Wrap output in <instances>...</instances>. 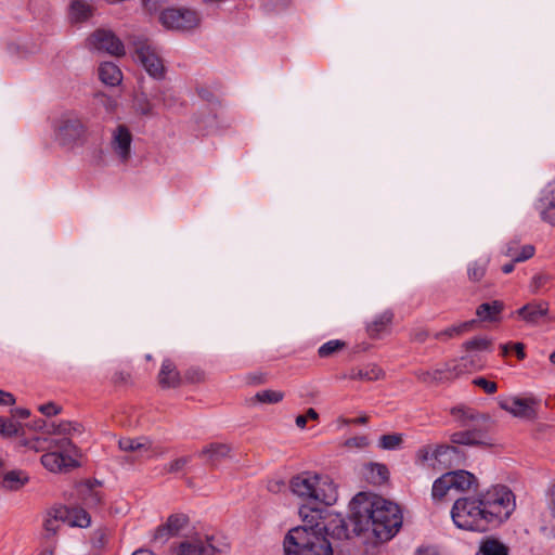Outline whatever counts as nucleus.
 Instances as JSON below:
<instances>
[{"label": "nucleus", "instance_id": "obj_46", "mask_svg": "<svg viewBox=\"0 0 555 555\" xmlns=\"http://www.w3.org/2000/svg\"><path fill=\"white\" fill-rule=\"evenodd\" d=\"M74 448L70 439L63 438V439H51L49 441V449L50 451H59L64 454V452L69 451V449Z\"/></svg>", "mask_w": 555, "mask_h": 555}, {"label": "nucleus", "instance_id": "obj_39", "mask_svg": "<svg viewBox=\"0 0 555 555\" xmlns=\"http://www.w3.org/2000/svg\"><path fill=\"white\" fill-rule=\"evenodd\" d=\"M449 477L443 474L441 477L435 480L431 489V495L434 500H442L449 491L452 490L450 486Z\"/></svg>", "mask_w": 555, "mask_h": 555}, {"label": "nucleus", "instance_id": "obj_59", "mask_svg": "<svg viewBox=\"0 0 555 555\" xmlns=\"http://www.w3.org/2000/svg\"><path fill=\"white\" fill-rule=\"evenodd\" d=\"M348 443L350 446H356V447H365V446H367L369 442L365 437H357V438L350 439L348 441Z\"/></svg>", "mask_w": 555, "mask_h": 555}, {"label": "nucleus", "instance_id": "obj_24", "mask_svg": "<svg viewBox=\"0 0 555 555\" xmlns=\"http://www.w3.org/2000/svg\"><path fill=\"white\" fill-rule=\"evenodd\" d=\"M502 310L503 302L494 300L479 305L476 310V314L479 318V321L495 322L499 320Z\"/></svg>", "mask_w": 555, "mask_h": 555}, {"label": "nucleus", "instance_id": "obj_26", "mask_svg": "<svg viewBox=\"0 0 555 555\" xmlns=\"http://www.w3.org/2000/svg\"><path fill=\"white\" fill-rule=\"evenodd\" d=\"M415 463L421 466L428 465L433 468H439L437 446H424L420 448L415 454Z\"/></svg>", "mask_w": 555, "mask_h": 555}, {"label": "nucleus", "instance_id": "obj_47", "mask_svg": "<svg viewBox=\"0 0 555 555\" xmlns=\"http://www.w3.org/2000/svg\"><path fill=\"white\" fill-rule=\"evenodd\" d=\"M486 273V264L479 262H473L468 267V278L473 282L480 281Z\"/></svg>", "mask_w": 555, "mask_h": 555}, {"label": "nucleus", "instance_id": "obj_42", "mask_svg": "<svg viewBox=\"0 0 555 555\" xmlns=\"http://www.w3.org/2000/svg\"><path fill=\"white\" fill-rule=\"evenodd\" d=\"M60 519L57 518H54L53 515L50 514V511H48L47 513V517L43 521V528H44V534H43V539L49 541L51 538H53L60 527L59 525H56V521H59Z\"/></svg>", "mask_w": 555, "mask_h": 555}, {"label": "nucleus", "instance_id": "obj_60", "mask_svg": "<svg viewBox=\"0 0 555 555\" xmlns=\"http://www.w3.org/2000/svg\"><path fill=\"white\" fill-rule=\"evenodd\" d=\"M12 413L14 416L20 418H27L30 415V411L28 409L18 408L15 410H12Z\"/></svg>", "mask_w": 555, "mask_h": 555}, {"label": "nucleus", "instance_id": "obj_55", "mask_svg": "<svg viewBox=\"0 0 555 555\" xmlns=\"http://www.w3.org/2000/svg\"><path fill=\"white\" fill-rule=\"evenodd\" d=\"M185 378L191 383H199L204 378V373L198 369H190L185 373Z\"/></svg>", "mask_w": 555, "mask_h": 555}, {"label": "nucleus", "instance_id": "obj_14", "mask_svg": "<svg viewBox=\"0 0 555 555\" xmlns=\"http://www.w3.org/2000/svg\"><path fill=\"white\" fill-rule=\"evenodd\" d=\"M488 429L468 428L463 431H456L451 435L450 441L457 446H481L491 447L492 442L487 436Z\"/></svg>", "mask_w": 555, "mask_h": 555}, {"label": "nucleus", "instance_id": "obj_25", "mask_svg": "<svg viewBox=\"0 0 555 555\" xmlns=\"http://www.w3.org/2000/svg\"><path fill=\"white\" fill-rule=\"evenodd\" d=\"M99 77L105 85L117 86L122 79L118 66L112 62H104L99 67Z\"/></svg>", "mask_w": 555, "mask_h": 555}, {"label": "nucleus", "instance_id": "obj_4", "mask_svg": "<svg viewBox=\"0 0 555 555\" xmlns=\"http://www.w3.org/2000/svg\"><path fill=\"white\" fill-rule=\"evenodd\" d=\"M338 525L333 529L327 524L319 520V526H310L304 522V526H298L288 531L284 539V553L285 555H333V550L328 540L322 534H333L347 537V525L338 518Z\"/></svg>", "mask_w": 555, "mask_h": 555}, {"label": "nucleus", "instance_id": "obj_34", "mask_svg": "<svg viewBox=\"0 0 555 555\" xmlns=\"http://www.w3.org/2000/svg\"><path fill=\"white\" fill-rule=\"evenodd\" d=\"M416 377L423 383H438L442 379L450 378V372L447 371V364L443 369H435L433 371H417Z\"/></svg>", "mask_w": 555, "mask_h": 555}, {"label": "nucleus", "instance_id": "obj_54", "mask_svg": "<svg viewBox=\"0 0 555 555\" xmlns=\"http://www.w3.org/2000/svg\"><path fill=\"white\" fill-rule=\"evenodd\" d=\"M165 2L166 0H142L144 9L150 13L158 11Z\"/></svg>", "mask_w": 555, "mask_h": 555}, {"label": "nucleus", "instance_id": "obj_22", "mask_svg": "<svg viewBox=\"0 0 555 555\" xmlns=\"http://www.w3.org/2000/svg\"><path fill=\"white\" fill-rule=\"evenodd\" d=\"M232 448L227 443L212 442L203 448L199 456L207 457V462L215 464L216 462L230 456Z\"/></svg>", "mask_w": 555, "mask_h": 555}, {"label": "nucleus", "instance_id": "obj_3", "mask_svg": "<svg viewBox=\"0 0 555 555\" xmlns=\"http://www.w3.org/2000/svg\"><path fill=\"white\" fill-rule=\"evenodd\" d=\"M289 488L294 495L305 503L299 507V516L304 522L319 526L322 519V505H332L337 500L336 486L327 477L304 472L294 476L289 481Z\"/></svg>", "mask_w": 555, "mask_h": 555}, {"label": "nucleus", "instance_id": "obj_56", "mask_svg": "<svg viewBox=\"0 0 555 555\" xmlns=\"http://www.w3.org/2000/svg\"><path fill=\"white\" fill-rule=\"evenodd\" d=\"M15 398L12 393L0 390V404L1 405H13Z\"/></svg>", "mask_w": 555, "mask_h": 555}, {"label": "nucleus", "instance_id": "obj_64", "mask_svg": "<svg viewBox=\"0 0 555 555\" xmlns=\"http://www.w3.org/2000/svg\"><path fill=\"white\" fill-rule=\"evenodd\" d=\"M132 555H155V554L150 550L140 548V550H137L135 552H133Z\"/></svg>", "mask_w": 555, "mask_h": 555}, {"label": "nucleus", "instance_id": "obj_8", "mask_svg": "<svg viewBox=\"0 0 555 555\" xmlns=\"http://www.w3.org/2000/svg\"><path fill=\"white\" fill-rule=\"evenodd\" d=\"M539 400L533 396H507L500 397L499 405L502 410L511 413L515 417L532 420L535 417V408Z\"/></svg>", "mask_w": 555, "mask_h": 555}, {"label": "nucleus", "instance_id": "obj_61", "mask_svg": "<svg viewBox=\"0 0 555 555\" xmlns=\"http://www.w3.org/2000/svg\"><path fill=\"white\" fill-rule=\"evenodd\" d=\"M417 555H439L438 551L434 547L420 548Z\"/></svg>", "mask_w": 555, "mask_h": 555}, {"label": "nucleus", "instance_id": "obj_57", "mask_svg": "<svg viewBox=\"0 0 555 555\" xmlns=\"http://www.w3.org/2000/svg\"><path fill=\"white\" fill-rule=\"evenodd\" d=\"M429 336V333L427 330H416L412 334V339L416 343H424Z\"/></svg>", "mask_w": 555, "mask_h": 555}, {"label": "nucleus", "instance_id": "obj_36", "mask_svg": "<svg viewBox=\"0 0 555 555\" xmlns=\"http://www.w3.org/2000/svg\"><path fill=\"white\" fill-rule=\"evenodd\" d=\"M48 434L53 435H65L69 436L75 433H81V425L78 423H72V422H61L59 424H51L49 425V428L46 429Z\"/></svg>", "mask_w": 555, "mask_h": 555}, {"label": "nucleus", "instance_id": "obj_20", "mask_svg": "<svg viewBox=\"0 0 555 555\" xmlns=\"http://www.w3.org/2000/svg\"><path fill=\"white\" fill-rule=\"evenodd\" d=\"M449 477L452 490L464 492L472 488L476 481V477L467 470H454L446 473Z\"/></svg>", "mask_w": 555, "mask_h": 555}, {"label": "nucleus", "instance_id": "obj_21", "mask_svg": "<svg viewBox=\"0 0 555 555\" xmlns=\"http://www.w3.org/2000/svg\"><path fill=\"white\" fill-rule=\"evenodd\" d=\"M504 255L512 258V261L509 263H506L502 267V271L505 274H508V273L513 272L514 264L516 262L526 261L534 255V247L532 245H525L521 247L520 253L516 254L513 246L506 245Z\"/></svg>", "mask_w": 555, "mask_h": 555}, {"label": "nucleus", "instance_id": "obj_17", "mask_svg": "<svg viewBox=\"0 0 555 555\" xmlns=\"http://www.w3.org/2000/svg\"><path fill=\"white\" fill-rule=\"evenodd\" d=\"M181 376L175 363L166 359L162 363L160 371L158 373V383L162 388H177L181 385Z\"/></svg>", "mask_w": 555, "mask_h": 555}, {"label": "nucleus", "instance_id": "obj_52", "mask_svg": "<svg viewBox=\"0 0 555 555\" xmlns=\"http://www.w3.org/2000/svg\"><path fill=\"white\" fill-rule=\"evenodd\" d=\"M39 411L46 416H53L61 412V408L53 402H49L39 406Z\"/></svg>", "mask_w": 555, "mask_h": 555}, {"label": "nucleus", "instance_id": "obj_27", "mask_svg": "<svg viewBox=\"0 0 555 555\" xmlns=\"http://www.w3.org/2000/svg\"><path fill=\"white\" fill-rule=\"evenodd\" d=\"M365 477L374 485H382L389 478V470L385 464L370 463L365 465Z\"/></svg>", "mask_w": 555, "mask_h": 555}, {"label": "nucleus", "instance_id": "obj_33", "mask_svg": "<svg viewBox=\"0 0 555 555\" xmlns=\"http://www.w3.org/2000/svg\"><path fill=\"white\" fill-rule=\"evenodd\" d=\"M118 446L125 452L147 451L151 448V443L145 438H121Z\"/></svg>", "mask_w": 555, "mask_h": 555}, {"label": "nucleus", "instance_id": "obj_23", "mask_svg": "<svg viewBox=\"0 0 555 555\" xmlns=\"http://www.w3.org/2000/svg\"><path fill=\"white\" fill-rule=\"evenodd\" d=\"M393 313L390 310H386L378 314L373 321L367 323L366 333L371 338H378L380 334L391 324Z\"/></svg>", "mask_w": 555, "mask_h": 555}, {"label": "nucleus", "instance_id": "obj_48", "mask_svg": "<svg viewBox=\"0 0 555 555\" xmlns=\"http://www.w3.org/2000/svg\"><path fill=\"white\" fill-rule=\"evenodd\" d=\"M173 534L169 531L166 524L160 525L154 532L152 541L160 544H165Z\"/></svg>", "mask_w": 555, "mask_h": 555}, {"label": "nucleus", "instance_id": "obj_9", "mask_svg": "<svg viewBox=\"0 0 555 555\" xmlns=\"http://www.w3.org/2000/svg\"><path fill=\"white\" fill-rule=\"evenodd\" d=\"M89 44L99 51L111 55L121 56L125 54L124 43L109 29H98L89 37Z\"/></svg>", "mask_w": 555, "mask_h": 555}, {"label": "nucleus", "instance_id": "obj_5", "mask_svg": "<svg viewBox=\"0 0 555 555\" xmlns=\"http://www.w3.org/2000/svg\"><path fill=\"white\" fill-rule=\"evenodd\" d=\"M131 47L135 61L144 67L151 77L155 79L164 78L165 66L163 59L150 39L144 36H133Z\"/></svg>", "mask_w": 555, "mask_h": 555}, {"label": "nucleus", "instance_id": "obj_18", "mask_svg": "<svg viewBox=\"0 0 555 555\" xmlns=\"http://www.w3.org/2000/svg\"><path fill=\"white\" fill-rule=\"evenodd\" d=\"M437 453L439 469L459 466L463 460L460 449L455 446L438 444Z\"/></svg>", "mask_w": 555, "mask_h": 555}, {"label": "nucleus", "instance_id": "obj_12", "mask_svg": "<svg viewBox=\"0 0 555 555\" xmlns=\"http://www.w3.org/2000/svg\"><path fill=\"white\" fill-rule=\"evenodd\" d=\"M50 514L60 521L67 522L70 527L87 528L91 524L90 515L79 507L69 508L60 505L51 508Z\"/></svg>", "mask_w": 555, "mask_h": 555}, {"label": "nucleus", "instance_id": "obj_45", "mask_svg": "<svg viewBox=\"0 0 555 555\" xmlns=\"http://www.w3.org/2000/svg\"><path fill=\"white\" fill-rule=\"evenodd\" d=\"M191 462V456L178 457L164 466V470L168 474H176L184 469Z\"/></svg>", "mask_w": 555, "mask_h": 555}, {"label": "nucleus", "instance_id": "obj_50", "mask_svg": "<svg viewBox=\"0 0 555 555\" xmlns=\"http://www.w3.org/2000/svg\"><path fill=\"white\" fill-rule=\"evenodd\" d=\"M550 280L548 275L546 274H537L532 278L530 283V291L532 293H538L541 287H543L547 281Z\"/></svg>", "mask_w": 555, "mask_h": 555}, {"label": "nucleus", "instance_id": "obj_6", "mask_svg": "<svg viewBox=\"0 0 555 555\" xmlns=\"http://www.w3.org/2000/svg\"><path fill=\"white\" fill-rule=\"evenodd\" d=\"M55 138L63 146L82 145L88 139V128L74 113L62 115L54 127Z\"/></svg>", "mask_w": 555, "mask_h": 555}, {"label": "nucleus", "instance_id": "obj_43", "mask_svg": "<svg viewBox=\"0 0 555 555\" xmlns=\"http://www.w3.org/2000/svg\"><path fill=\"white\" fill-rule=\"evenodd\" d=\"M491 347V340L486 337H475L463 344V348L467 351L488 350Z\"/></svg>", "mask_w": 555, "mask_h": 555}, {"label": "nucleus", "instance_id": "obj_31", "mask_svg": "<svg viewBox=\"0 0 555 555\" xmlns=\"http://www.w3.org/2000/svg\"><path fill=\"white\" fill-rule=\"evenodd\" d=\"M29 478L23 470H11L8 472L3 477V487L11 491L21 489L28 482Z\"/></svg>", "mask_w": 555, "mask_h": 555}, {"label": "nucleus", "instance_id": "obj_49", "mask_svg": "<svg viewBox=\"0 0 555 555\" xmlns=\"http://www.w3.org/2000/svg\"><path fill=\"white\" fill-rule=\"evenodd\" d=\"M474 384L485 390V392L491 395L494 393L498 389V386L494 382L488 380L483 377H478L474 379Z\"/></svg>", "mask_w": 555, "mask_h": 555}, {"label": "nucleus", "instance_id": "obj_15", "mask_svg": "<svg viewBox=\"0 0 555 555\" xmlns=\"http://www.w3.org/2000/svg\"><path fill=\"white\" fill-rule=\"evenodd\" d=\"M452 414L457 417L463 427L489 429L491 418L488 414H481L469 408H454Z\"/></svg>", "mask_w": 555, "mask_h": 555}, {"label": "nucleus", "instance_id": "obj_30", "mask_svg": "<svg viewBox=\"0 0 555 555\" xmlns=\"http://www.w3.org/2000/svg\"><path fill=\"white\" fill-rule=\"evenodd\" d=\"M476 322V320H470L457 325H452L443 331L436 333L435 338L439 340H447L455 336H460L463 333L470 331L475 326Z\"/></svg>", "mask_w": 555, "mask_h": 555}, {"label": "nucleus", "instance_id": "obj_38", "mask_svg": "<svg viewBox=\"0 0 555 555\" xmlns=\"http://www.w3.org/2000/svg\"><path fill=\"white\" fill-rule=\"evenodd\" d=\"M284 393L275 390H262L257 392L253 398L249 399L250 404L256 402L260 403H278L282 401Z\"/></svg>", "mask_w": 555, "mask_h": 555}, {"label": "nucleus", "instance_id": "obj_51", "mask_svg": "<svg viewBox=\"0 0 555 555\" xmlns=\"http://www.w3.org/2000/svg\"><path fill=\"white\" fill-rule=\"evenodd\" d=\"M99 104H101L107 113H113L117 106L116 100L105 94L98 95Z\"/></svg>", "mask_w": 555, "mask_h": 555}, {"label": "nucleus", "instance_id": "obj_32", "mask_svg": "<svg viewBox=\"0 0 555 555\" xmlns=\"http://www.w3.org/2000/svg\"><path fill=\"white\" fill-rule=\"evenodd\" d=\"M477 365L473 357H462L460 360L447 363V371L450 372L451 377H456L472 370H476Z\"/></svg>", "mask_w": 555, "mask_h": 555}, {"label": "nucleus", "instance_id": "obj_37", "mask_svg": "<svg viewBox=\"0 0 555 555\" xmlns=\"http://www.w3.org/2000/svg\"><path fill=\"white\" fill-rule=\"evenodd\" d=\"M92 15V8L80 0H75L70 4V16L75 22H82Z\"/></svg>", "mask_w": 555, "mask_h": 555}, {"label": "nucleus", "instance_id": "obj_62", "mask_svg": "<svg viewBox=\"0 0 555 555\" xmlns=\"http://www.w3.org/2000/svg\"><path fill=\"white\" fill-rule=\"evenodd\" d=\"M33 428L35 430H42L44 428H49V426L47 425V423L43 421V420H39V421H36L33 425Z\"/></svg>", "mask_w": 555, "mask_h": 555}, {"label": "nucleus", "instance_id": "obj_58", "mask_svg": "<svg viewBox=\"0 0 555 555\" xmlns=\"http://www.w3.org/2000/svg\"><path fill=\"white\" fill-rule=\"evenodd\" d=\"M512 346L516 352L517 358L519 360H524L526 358L525 345L522 343H515Z\"/></svg>", "mask_w": 555, "mask_h": 555}, {"label": "nucleus", "instance_id": "obj_44", "mask_svg": "<svg viewBox=\"0 0 555 555\" xmlns=\"http://www.w3.org/2000/svg\"><path fill=\"white\" fill-rule=\"evenodd\" d=\"M344 346H345V343H343L338 339L330 340V341L323 344L319 348L318 353L321 358H327V357L332 356L333 353L337 352L338 350L343 349Z\"/></svg>", "mask_w": 555, "mask_h": 555}, {"label": "nucleus", "instance_id": "obj_11", "mask_svg": "<svg viewBox=\"0 0 555 555\" xmlns=\"http://www.w3.org/2000/svg\"><path fill=\"white\" fill-rule=\"evenodd\" d=\"M223 550L215 543V538L192 539L181 542L178 555H222Z\"/></svg>", "mask_w": 555, "mask_h": 555}, {"label": "nucleus", "instance_id": "obj_29", "mask_svg": "<svg viewBox=\"0 0 555 555\" xmlns=\"http://www.w3.org/2000/svg\"><path fill=\"white\" fill-rule=\"evenodd\" d=\"M384 376L383 370L376 364H369L362 369H352L349 377L352 379H361L373 382L382 378Z\"/></svg>", "mask_w": 555, "mask_h": 555}, {"label": "nucleus", "instance_id": "obj_7", "mask_svg": "<svg viewBox=\"0 0 555 555\" xmlns=\"http://www.w3.org/2000/svg\"><path fill=\"white\" fill-rule=\"evenodd\" d=\"M164 27L171 30H191L199 24L198 14L190 9H166L159 15Z\"/></svg>", "mask_w": 555, "mask_h": 555}, {"label": "nucleus", "instance_id": "obj_10", "mask_svg": "<svg viewBox=\"0 0 555 555\" xmlns=\"http://www.w3.org/2000/svg\"><path fill=\"white\" fill-rule=\"evenodd\" d=\"M132 134L125 125H118L111 135L109 146L113 154L122 164L131 158Z\"/></svg>", "mask_w": 555, "mask_h": 555}, {"label": "nucleus", "instance_id": "obj_19", "mask_svg": "<svg viewBox=\"0 0 555 555\" xmlns=\"http://www.w3.org/2000/svg\"><path fill=\"white\" fill-rule=\"evenodd\" d=\"M548 312V304L544 301L530 302L517 310V314L528 323H535Z\"/></svg>", "mask_w": 555, "mask_h": 555}, {"label": "nucleus", "instance_id": "obj_53", "mask_svg": "<svg viewBox=\"0 0 555 555\" xmlns=\"http://www.w3.org/2000/svg\"><path fill=\"white\" fill-rule=\"evenodd\" d=\"M106 543V532L102 529L95 530L92 537L94 547H103Z\"/></svg>", "mask_w": 555, "mask_h": 555}, {"label": "nucleus", "instance_id": "obj_28", "mask_svg": "<svg viewBox=\"0 0 555 555\" xmlns=\"http://www.w3.org/2000/svg\"><path fill=\"white\" fill-rule=\"evenodd\" d=\"M478 554L480 555H508L509 548L494 538H486L481 541Z\"/></svg>", "mask_w": 555, "mask_h": 555}, {"label": "nucleus", "instance_id": "obj_13", "mask_svg": "<svg viewBox=\"0 0 555 555\" xmlns=\"http://www.w3.org/2000/svg\"><path fill=\"white\" fill-rule=\"evenodd\" d=\"M535 207L543 221L555 225V178L542 190Z\"/></svg>", "mask_w": 555, "mask_h": 555}, {"label": "nucleus", "instance_id": "obj_35", "mask_svg": "<svg viewBox=\"0 0 555 555\" xmlns=\"http://www.w3.org/2000/svg\"><path fill=\"white\" fill-rule=\"evenodd\" d=\"M403 435L393 433L387 434L379 437L377 447L382 450L393 451L402 448Z\"/></svg>", "mask_w": 555, "mask_h": 555}, {"label": "nucleus", "instance_id": "obj_1", "mask_svg": "<svg viewBox=\"0 0 555 555\" xmlns=\"http://www.w3.org/2000/svg\"><path fill=\"white\" fill-rule=\"evenodd\" d=\"M514 508L513 492L498 485L477 496L457 499L451 509V517L460 529L485 532L508 519Z\"/></svg>", "mask_w": 555, "mask_h": 555}, {"label": "nucleus", "instance_id": "obj_2", "mask_svg": "<svg viewBox=\"0 0 555 555\" xmlns=\"http://www.w3.org/2000/svg\"><path fill=\"white\" fill-rule=\"evenodd\" d=\"M349 526L369 545L390 540L402 525L397 504L371 493H358L350 502Z\"/></svg>", "mask_w": 555, "mask_h": 555}, {"label": "nucleus", "instance_id": "obj_63", "mask_svg": "<svg viewBox=\"0 0 555 555\" xmlns=\"http://www.w3.org/2000/svg\"><path fill=\"white\" fill-rule=\"evenodd\" d=\"M551 513L553 515V517H555V486L553 487L552 489V493H551Z\"/></svg>", "mask_w": 555, "mask_h": 555}, {"label": "nucleus", "instance_id": "obj_40", "mask_svg": "<svg viewBox=\"0 0 555 555\" xmlns=\"http://www.w3.org/2000/svg\"><path fill=\"white\" fill-rule=\"evenodd\" d=\"M188 521V516L183 514H175L168 517L166 525L175 537L186 526Z\"/></svg>", "mask_w": 555, "mask_h": 555}, {"label": "nucleus", "instance_id": "obj_16", "mask_svg": "<svg viewBox=\"0 0 555 555\" xmlns=\"http://www.w3.org/2000/svg\"><path fill=\"white\" fill-rule=\"evenodd\" d=\"M41 464L52 473H66L78 466V462L59 451H49L41 456Z\"/></svg>", "mask_w": 555, "mask_h": 555}, {"label": "nucleus", "instance_id": "obj_41", "mask_svg": "<svg viewBox=\"0 0 555 555\" xmlns=\"http://www.w3.org/2000/svg\"><path fill=\"white\" fill-rule=\"evenodd\" d=\"M21 425L9 418L0 417V435L5 438L16 436Z\"/></svg>", "mask_w": 555, "mask_h": 555}]
</instances>
